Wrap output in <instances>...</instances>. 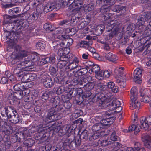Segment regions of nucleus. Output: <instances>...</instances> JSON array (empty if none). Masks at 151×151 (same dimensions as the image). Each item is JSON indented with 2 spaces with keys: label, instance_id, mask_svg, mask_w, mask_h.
<instances>
[{
  "label": "nucleus",
  "instance_id": "obj_13",
  "mask_svg": "<svg viewBox=\"0 0 151 151\" xmlns=\"http://www.w3.org/2000/svg\"><path fill=\"white\" fill-rule=\"evenodd\" d=\"M115 0H103V3L105 5L108 6L106 7L105 6H103L101 8V11L103 13H106L110 9L111 6L114 4L115 3Z\"/></svg>",
  "mask_w": 151,
  "mask_h": 151
},
{
  "label": "nucleus",
  "instance_id": "obj_26",
  "mask_svg": "<svg viewBox=\"0 0 151 151\" xmlns=\"http://www.w3.org/2000/svg\"><path fill=\"white\" fill-rule=\"evenodd\" d=\"M113 10L114 11L117 12H122V11L124 12L126 10L125 7L119 5H116L113 7Z\"/></svg>",
  "mask_w": 151,
  "mask_h": 151
},
{
  "label": "nucleus",
  "instance_id": "obj_10",
  "mask_svg": "<svg viewBox=\"0 0 151 151\" xmlns=\"http://www.w3.org/2000/svg\"><path fill=\"white\" fill-rule=\"evenodd\" d=\"M42 6V4L39 3L37 1L34 2L32 4V6L33 8H36V11L34 12L32 14V19L34 20H36L37 19L39 16V12Z\"/></svg>",
  "mask_w": 151,
  "mask_h": 151
},
{
  "label": "nucleus",
  "instance_id": "obj_15",
  "mask_svg": "<svg viewBox=\"0 0 151 151\" xmlns=\"http://www.w3.org/2000/svg\"><path fill=\"white\" fill-rule=\"evenodd\" d=\"M55 61V58L54 55H51L50 57H46L42 59L40 61L39 64L40 65H43L48 63H54Z\"/></svg>",
  "mask_w": 151,
  "mask_h": 151
},
{
  "label": "nucleus",
  "instance_id": "obj_25",
  "mask_svg": "<svg viewBox=\"0 0 151 151\" xmlns=\"http://www.w3.org/2000/svg\"><path fill=\"white\" fill-rule=\"evenodd\" d=\"M141 96H142L141 101L145 103H148L151 101V98H149L145 93L142 92V90L140 91Z\"/></svg>",
  "mask_w": 151,
  "mask_h": 151
},
{
  "label": "nucleus",
  "instance_id": "obj_16",
  "mask_svg": "<svg viewBox=\"0 0 151 151\" xmlns=\"http://www.w3.org/2000/svg\"><path fill=\"white\" fill-rule=\"evenodd\" d=\"M70 48L68 47H61L59 48L58 54L60 57L68 58L67 55L70 52Z\"/></svg>",
  "mask_w": 151,
  "mask_h": 151
},
{
  "label": "nucleus",
  "instance_id": "obj_33",
  "mask_svg": "<svg viewBox=\"0 0 151 151\" xmlns=\"http://www.w3.org/2000/svg\"><path fill=\"white\" fill-rule=\"evenodd\" d=\"M14 41L12 42L9 43V45L12 48H14V49L16 51H19L21 50V46L18 45H14V43L13 42Z\"/></svg>",
  "mask_w": 151,
  "mask_h": 151
},
{
  "label": "nucleus",
  "instance_id": "obj_47",
  "mask_svg": "<svg viewBox=\"0 0 151 151\" xmlns=\"http://www.w3.org/2000/svg\"><path fill=\"white\" fill-rule=\"evenodd\" d=\"M63 86H61L59 88H56L55 91L56 90V93L58 95H60L64 92Z\"/></svg>",
  "mask_w": 151,
  "mask_h": 151
},
{
  "label": "nucleus",
  "instance_id": "obj_31",
  "mask_svg": "<svg viewBox=\"0 0 151 151\" xmlns=\"http://www.w3.org/2000/svg\"><path fill=\"white\" fill-rule=\"evenodd\" d=\"M103 128V125L100 122H99L96 123L92 126V129L95 131H98Z\"/></svg>",
  "mask_w": 151,
  "mask_h": 151
},
{
  "label": "nucleus",
  "instance_id": "obj_55",
  "mask_svg": "<svg viewBox=\"0 0 151 151\" xmlns=\"http://www.w3.org/2000/svg\"><path fill=\"white\" fill-rule=\"evenodd\" d=\"M101 145L103 146H105L109 144V142L106 140H101L100 141Z\"/></svg>",
  "mask_w": 151,
  "mask_h": 151
},
{
  "label": "nucleus",
  "instance_id": "obj_30",
  "mask_svg": "<svg viewBox=\"0 0 151 151\" xmlns=\"http://www.w3.org/2000/svg\"><path fill=\"white\" fill-rule=\"evenodd\" d=\"M46 46L45 42L42 40H39L36 44V47L37 49L43 50Z\"/></svg>",
  "mask_w": 151,
  "mask_h": 151
},
{
  "label": "nucleus",
  "instance_id": "obj_36",
  "mask_svg": "<svg viewBox=\"0 0 151 151\" xmlns=\"http://www.w3.org/2000/svg\"><path fill=\"white\" fill-rule=\"evenodd\" d=\"M21 133L24 139L27 138L30 135L29 130L26 128H24L23 130V132H22Z\"/></svg>",
  "mask_w": 151,
  "mask_h": 151
},
{
  "label": "nucleus",
  "instance_id": "obj_21",
  "mask_svg": "<svg viewBox=\"0 0 151 151\" xmlns=\"http://www.w3.org/2000/svg\"><path fill=\"white\" fill-rule=\"evenodd\" d=\"M125 78V77L123 76L122 77L118 78L116 80L117 83L119 84L122 88H124L126 85Z\"/></svg>",
  "mask_w": 151,
  "mask_h": 151
},
{
  "label": "nucleus",
  "instance_id": "obj_14",
  "mask_svg": "<svg viewBox=\"0 0 151 151\" xmlns=\"http://www.w3.org/2000/svg\"><path fill=\"white\" fill-rule=\"evenodd\" d=\"M69 60V59L68 58L60 57L59 61L57 64V67L58 68L60 69L64 68Z\"/></svg>",
  "mask_w": 151,
  "mask_h": 151
},
{
  "label": "nucleus",
  "instance_id": "obj_18",
  "mask_svg": "<svg viewBox=\"0 0 151 151\" xmlns=\"http://www.w3.org/2000/svg\"><path fill=\"white\" fill-rule=\"evenodd\" d=\"M107 86L109 89H110L112 92L114 93H117L119 90V88L115 86L114 83L109 82L107 83Z\"/></svg>",
  "mask_w": 151,
  "mask_h": 151
},
{
  "label": "nucleus",
  "instance_id": "obj_60",
  "mask_svg": "<svg viewBox=\"0 0 151 151\" xmlns=\"http://www.w3.org/2000/svg\"><path fill=\"white\" fill-rule=\"evenodd\" d=\"M145 119L146 122L148 123V125L151 124V115L145 117Z\"/></svg>",
  "mask_w": 151,
  "mask_h": 151
},
{
  "label": "nucleus",
  "instance_id": "obj_5",
  "mask_svg": "<svg viewBox=\"0 0 151 151\" xmlns=\"http://www.w3.org/2000/svg\"><path fill=\"white\" fill-rule=\"evenodd\" d=\"M145 119V117L140 118L139 120L140 124H133L131 125L129 128V131H134V133L136 134L140 131L141 128H142L145 131L147 130L149 128V125Z\"/></svg>",
  "mask_w": 151,
  "mask_h": 151
},
{
  "label": "nucleus",
  "instance_id": "obj_29",
  "mask_svg": "<svg viewBox=\"0 0 151 151\" xmlns=\"http://www.w3.org/2000/svg\"><path fill=\"white\" fill-rule=\"evenodd\" d=\"M43 84L46 88H50L53 85V82L51 79L49 78H47L45 80L43 81Z\"/></svg>",
  "mask_w": 151,
  "mask_h": 151
},
{
  "label": "nucleus",
  "instance_id": "obj_9",
  "mask_svg": "<svg viewBox=\"0 0 151 151\" xmlns=\"http://www.w3.org/2000/svg\"><path fill=\"white\" fill-rule=\"evenodd\" d=\"M65 68L70 71L73 70L78 71L81 70V68L79 65L78 60L77 58H76L70 61Z\"/></svg>",
  "mask_w": 151,
  "mask_h": 151
},
{
  "label": "nucleus",
  "instance_id": "obj_39",
  "mask_svg": "<svg viewBox=\"0 0 151 151\" xmlns=\"http://www.w3.org/2000/svg\"><path fill=\"white\" fill-rule=\"evenodd\" d=\"M6 35V38L10 40L8 42V44L10 42H12L14 41L13 38H12L11 36V33L10 32H7L5 33Z\"/></svg>",
  "mask_w": 151,
  "mask_h": 151
},
{
  "label": "nucleus",
  "instance_id": "obj_38",
  "mask_svg": "<svg viewBox=\"0 0 151 151\" xmlns=\"http://www.w3.org/2000/svg\"><path fill=\"white\" fill-rule=\"evenodd\" d=\"M44 28L47 30L52 31L53 30L52 24L51 23H46L43 26Z\"/></svg>",
  "mask_w": 151,
  "mask_h": 151
},
{
  "label": "nucleus",
  "instance_id": "obj_19",
  "mask_svg": "<svg viewBox=\"0 0 151 151\" xmlns=\"http://www.w3.org/2000/svg\"><path fill=\"white\" fill-rule=\"evenodd\" d=\"M142 70L139 68L136 69L134 72V80L136 81L140 79L141 77Z\"/></svg>",
  "mask_w": 151,
  "mask_h": 151
},
{
  "label": "nucleus",
  "instance_id": "obj_34",
  "mask_svg": "<svg viewBox=\"0 0 151 151\" xmlns=\"http://www.w3.org/2000/svg\"><path fill=\"white\" fill-rule=\"evenodd\" d=\"M83 86L87 91H90L94 87V85L92 83H88L86 84H84Z\"/></svg>",
  "mask_w": 151,
  "mask_h": 151
},
{
  "label": "nucleus",
  "instance_id": "obj_56",
  "mask_svg": "<svg viewBox=\"0 0 151 151\" xmlns=\"http://www.w3.org/2000/svg\"><path fill=\"white\" fill-rule=\"evenodd\" d=\"M57 126L55 123L52 124V125L49 127V129L50 130H53L55 131L57 128Z\"/></svg>",
  "mask_w": 151,
  "mask_h": 151
},
{
  "label": "nucleus",
  "instance_id": "obj_50",
  "mask_svg": "<svg viewBox=\"0 0 151 151\" xmlns=\"http://www.w3.org/2000/svg\"><path fill=\"white\" fill-rule=\"evenodd\" d=\"M58 38L61 40H65L68 38V36L66 34L65 35H60L57 36Z\"/></svg>",
  "mask_w": 151,
  "mask_h": 151
},
{
  "label": "nucleus",
  "instance_id": "obj_12",
  "mask_svg": "<svg viewBox=\"0 0 151 151\" xmlns=\"http://www.w3.org/2000/svg\"><path fill=\"white\" fill-rule=\"evenodd\" d=\"M60 7L59 4H57L55 2L52 3L48 2L43 8V11L45 13H47L49 11H52L55 9H58Z\"/></svg>",
  "mask_w": 151,
  "mask_h": 151
},
{
  "label": "nucleus",
  "instance_id": "obj_43",
  "mask_svg": "<svg viewBox=\"0 0 151 151\" xmlns=\"http://www.w3.org/2000/svg\"><path fill=\"white\" fill-rule=\"evenodd\" d=\"M142 140L144 142V143L147 142V141L151 139L150 137L146 134H145L142 136Z\"/></svg>",
  "mask_w": 151,
  "mask_h": 151
},
{
  "label": "nucleus",
  "instance_id": "obj_6",
  "mask_svg": "<svg viewBox=\"0 0 151 151\" xmlns=\"http://www.w3.org/2000/svg\"><path fill=\"white\" fill-rule=\"evenodd\" d=\"M130 99V107L131 109H134L140 107V104L138 99L137 92L135 87H132L131 90Z\"/></svg>",
  "mask_w": 151,
  "mask_h": 151
},
{
  "label": "nucleus",
  "instance_id": "obj_45",
  "mask_svg": "<svg viewBox=\"0 0 151 151\" xmlns=\"http://www.w3.org/2000/svg\"><path fill=\"white\" fill-rule=\"evenodd\" d=\"M92 68L93 70V72H94L95 73L100 71V67L97 65H93Z\"/></svg>",
  "mask_w": 151,
  "mask_h": 151
},
{
  "label": "nucleus",
  "instance_id": "obj_2",
  "mask_svg": "<svg viewBox=\"0 0 151 151\" xmlns=\"http://www.w3.org/2000/svg\"><path fill=\"white\" fill-rule=\"evenodd\" d=\"M50 103L52 104V107L49 109L46 118L42 120L43 124H47L50 122L60 119L62 118V115L58 112L62 109L60 99L58 96L52 98L50 100Z\"/></svg>",
  "mask_w": 151,
  "mask_h": 151
},
{
  "label": "nucleus",
  "instance_id": "obj_17",
  "mask_svg": "<svg viewBox=\"0 0 151 151\" xmlns=\"http://www.w3.org/2000/svg\"><path fill=\"white\" fill-rule=\"evenodd\" d=\"M106 59L114 63H116L118 60V57L111 53H108L105 56Z\"/></svg>",
  "mask_w": 151,
  "mask_h": 151
},
{
  "label": "nucleus",
  "instance_id": "obj_35",
  "mask_svg": "<svg viewBox=\"0 0 151 151\" xmlns=\"http://www.w3.org/2000/svg\"><path fill=\"white\" fill-rule=\"evenodd\" d=\"M145 20L146 19H145L144 16L143 15H141L138 18V25L139 26L143 25Z\"/></svg>",
  "mask_w": 151,
  "mask_h": 151
},
{
  "label": "nucleus",
  "instance_id": "obj_20",
  "mask_svg": "<svg viewBox=\"0 0 151 151\" xmlns=\"http://www.w3.org/2000/svg\"><path fill=\"white\" fill-rule=\"evenodd\" d=\"M103 133L104 132L101 131L96 132L94 134H91L89 137V139L91 141H93L102 136Z\"/></svg>",
  "mask_w": 151,
  "mask_h": 151
},
{
  "label": "nucleus",
  "instance_id": "obj_8",
  "mask_svg": "<svg viewBox=\"0 0 151 151\" xmlns=\"http://www.w3.org/2000/svg\"><path fill=\"white\" fill-rule=\"evenodd\" d=\"M25 67H24L23 68L19 69V68L18 67V65L17 67L15 69L14 71V74L19 77V79L23 82H28L29 75L24 74L23 71H31L32 69L30 70H27L25 69Z\"/></svg>",
  "mask_w": 151,
  "mask_h": 151
},
{
  "label": "nucleus",
  "instance_id": "obj_58",
  "mask_svg": "<svg viewBox=\"0 0 151 151\" xmlns=\"http://www.w3.org/2000/svg\"><path fill=\"white\" fill-rule=\"evenodd\" d=\"M63 32V29H56L55 31L54 34H59L62 33Z\"/></svg>",
  "mask_w": 151,
  "mask_h": 151
},
{
  "label": "nucleus",
  "instance_id": "obj_49",
  "mask_svg": "<svg viewBox=\"0 0 151 151\" xmlns=\"http://www.w3.org/2000/svg\"><path fill=\"white\" fill-rule=\"evenodd\" d=\"M79 46L81 47H86L88 46V44L86 41H82L79 43Z\"/></svg>",
  "mask_w": 151,
  "mask_h": 151
},
{
  "label": "nucleus",
  "instance_id": "obj_54",
  "mask_svg": "<svg viewBox=\"0 0 151 151\" xmlns=\"http://www.w3.org/2000/svg\"><path fill=\"white\" fill-rule=\"evenodd\" d=\"M28 82L33 81L36 78V76L35 74L29 75L28 76Z\"/></svg>",
  "mask_w": 151,
  "mask_h": 151
},
{
  "label": "nucleus",
  "instance_id": "obj_64",
  "mask_svg": "<svg viewBox=\"0 0 151 151\" xmlns=\"http://www.w3.org/2000/svg\"><path fill=\"white\" fill-rule=\"evenodd\" d=\"M145 145L148 148L151 147V139L147 142L144 143Z\"/></svg>",
  "mask_w": 151,
  "mask_h": 151
},
{
  "label": "nucleus",
  "instance_id": "obj_37",
  "mask_svg": "<svg viewBox=\"0 0 151 151\" xmlns=\"http://www.w3.org/2000/svg\"><path fill=\"white\" fill-rule=\"evenodd\" d=\"M94 8V6L92 4H88L84 7V11L86 12H88L92 10Z\"/></svg>",
  "mask_w": 151,
  "mask_h": 151
},
{
  "label": "nucleus",
  "instance_id": "obj_51",
  "mask_svg": "<svg viewBox=\"0 0 151 151\" xmlns=\"http://www.w3.org/2000/svg\"><path fill=\"white\" fill-rule=\"evenodd\" d=\"M70 0H60V2L62 4V5L64 6H67L69 7V3H70Z\"/></svg>",
  "mask_w": 151,
  "mask_h": 151
},
{
  "label": "nucleus",
  "instance_id": "obj_23",
  "mask_svg": "<svg viewBox=\"0 0 151 151\" xmlns=\"http://www.w3.org/2000/svg\"><path fill=\"white\" fill-rule=\"evenodd\" d=\"M124 70V68L123 67H119L116 68L114 72L118 78L124 76L123 74V72Z\"/></svg>",
  "mask_w": 151,
  "mask_h": 151
},
{
  "label": "nucleus",
  "instance_id": "obj_22",
  "mask_svg": "<svg viewBox=\"0 0 151 151\" xmlns=\"http://www.w3.org/2000/svg\"><path fill=\"white\" fill-rule=\"evenodd\" d=\"M29 54V52L24 50L21 49L19 50L17 54L16 57L18 59L22 58L24 57L27 56Z\"/></svg>",
  "mask_w": 151,
  "mask_h": 151
},
{
  "label": "nucleus",
  "instance_id": "obj_3",
  "mask_svg": "<svg viewBox=\"0 0 151 151\" xmlns=\"http://www.w3.org/2000/svg\"><path fill=\"white\" fill-rule=\"evenodd\" d=\"M40 59L39 56L36 54H33L29 56L27 59H25L21 62L18 64V67L19 69L23 68L25 67V69L27 70H30L34 68L33 66V62H39Z\"/></svg>",
  "mask_w": 151,
  "mask_h": 151
},
{
  "label": "nucleus",
  "instance_id": "obj_4",
  "mask_svg": "<svg viewBox=\"0 0 151 151\" xmlns=\"http://www.w3.org/2000/svg\"><path fill=\"white\" fill-rule=\"evenodd\" d=\"M105 24L107 25L106 27L107 31H111V32L107 36V39H110L119 33V23L116 20L111 21L110 19H108L106 21Z\"/></svg>",
  "mask_w": 151,
  "mask_h": 151
},
{
  "label": "nucleus",
  "instance_id": "obj_7",
  "mask_svg": "<svg viewBox=\"0 0 151 151\" xmlns=\"http://www.w3.org/2000/svg\"><path fill=\"white\" fill-rule=\"evenodd\" d=\"M83 4V0H74L69 5L68 10L69 11L72 9V14L75 15L78 13L82 7Z\"/></svg>",
  "mask_w": 151,
  "mask_h": 151
},
{
  "label": "nucleus",
  "instance_id": "obj_40",
  "mask_svg": "<svg viewBox=\"0 0 151 151\" xmlns=\"http://www.w3.org/2000/svg\"><path fill=\"white\" fill-rule=\"evenodd\" d=\"M95 76L96 78L99 80H101L103 79L104 78L103 75V72L100 70L98 73H95Z\"/></svg>",
  "mask_w": 151,
  "mask_h": 151
},
{
  "label": "nucleus",
  "instance_id": "obj_41",
  "mask_svg": "<svg viewBox=\"0 0 151 151\" xmlns=\"http://www.w3.org/2000/svg\"><path fill=\"white\" fill-rule=\"evenodd\" d=\"M93 65V63L90 61H88L86 62L85 63V67L87 70H88V69H90V68H92Z\"/></svg>",
  "mask_w": 151,
  "mask_h": 151
},
{
  "label": "nucleus",
  "instance_id": "obj_53",
  "mask_svg": "<svg viewBox=\"0 0 151 151\" xmlns=\"http://www.w3.org/2000/svg\"><path fill=\"white\" fill-rule=\"evenodd\" d=\"M8 81V78L6 77H3L1 80V83L2 84L7 83Z\"/></svg>",
  "mask_w": 151,
  "mask_h": 151
},
{
  "label": "nucleus",
  "instance_id": "obj_52",
  "mask_svg": "<svg viewBox=\"0 0 151 151\" xmlns=\"http://www.w3.org/2000/svg\"><path fill=\"white\" fill-rule=\"evenodd\" d=\"M145 19H151V13L150 12H147L144 13L143 15Z\"/></svg>",
  "mask_w": 151,
  "mask_h": 151
},
{
  "label": "nucleus",
  "instance_id": "obj_1",
  "mask_svg": "<svg viewBox=\"0 0 151 151\" xmlns=\"http://www.w3.org/2000/svg\"><path fill=\"white\" fill-rule=\"evenodd\" d=\"M103 96L104 99L100 93H96L94 96L93 99L97 101L101 100V103H100V106L102 109H108V111L106 113L107 115L116 114L117 111L115 110L117 108L122 109L120 106L121 103L119 100L113 99L112 96L109 97H107L106 96Z\"/></svg>",
  "mask_w": 151,
  "mask_h": 151
},
{
  "label": "nucleus",
  "instance_id": "obj_28",
  "mask_svg": "<svg viewBox=\"0 0 151 151\" xmlns=\"http://www.w3.org/2000/svg\"><path fill=\"white\" fill-rule=\"evenodd\" d=\"M13 88L15 90L17 91H23L26 89L24 85L22 83L15 85L13 86Z\"/></svg>",
  "mask_w": 151,
  "mask_h": 151
},
{
  "label": "nucleus",
  "instance_id": "obj_61",
  "mask_svg": "<svg viewBox=\"0 0 151 151\" xmlns=\"http://www.w3.org/2000/svg\"><path fill=\"white\" fill-rule=\"evenodd\" d=\"M62 47L60 44H58V43L55 44V45H54L53 46L54 48V50L55 51L57 50H59L60 48Z\"/></svg>",
  "mask_w": 151,
  "mask_h": 151
},
{
  "label": "nucleus",
  "instance_id": "obj_63",
  "mask_svg": "<svg viewBox=\"0 0 151 151\" xmlns=\"http://www.w3.org/2000/svg\"><path fill=\"white\" fill-rule=\"evenodd\" d=\"M114 145L116 149L119 148L121 147L122 145L118 142H115L114 143Z\"/></svg>",
  "mask_w": 151,
  "mask_h": 151
},
{
  "label": "nucleus",
  "instance_id": "obj_57",
  "mask_svg": "<svg viewBox=\"0 0 151 151\" xmlns=\"http://www.w3.org/2000/svg\"><path fill=\"white\" fill-rule=\"evenodd\" d=\"M81 144V140L78 138H76L75 139V144L76 145L79 146Z\"/></svg>",
  "mask_w": 151,
  "mask_h": 151
},
{
  "label": "nucleus",
  "instance_id": "obj_44",
  "mask_svg": "<svg viewBox=\"0 0 151 151\" xmlns=\"http://www.w3.org/2000/svg\"><path fill=\"white\" fill-rule=\"evenodd\" d=\"M63 91L65 92L66 93H68V95H69L70 96H71V95L73 93V91H71V89L68 87L67 86H63Z\"/></svg>",
  "mask_w": 151,
  "mask_h": 151
},
{
  "label": "nucleus",
  "instance_id": "obj_62",
  "mask_svg": "<svg viewBox=\"0 0 151 151\" xmlns=\"http://www.w3.org/2000/svg\"><path fill=\"white\" fill-rule=\"evenodd\" d=\"M89 55L88 53H85L82 55V58L83 59H87L88 58Z\"/></svg>",
  "mask_w": 151,
  "mask_h": 151
},
{
  "label": "nucleus",
  "instance_id": "obj_27",
  "mask_svg": "<svg viewBox=\"0 0 151 151\" xmlns=\"http://www.w3.org/2000/svg\"><path fill=\"white\" fill-rule=\"evenodd\" d=\"M134 147L133 148L127 147V149L125 151H138L139 150L140 148V144L139 142H136L134 144Z\"/></svg>",
  "mask_w": 151,
  "mask_h": 151
},
{
  "label": "nucleus",
  "instance_id": "obj_11",
  "mask_svg": "<svg viewBox=\"0 0 151 151\" xmlns=\"http://www.w3.org/2000/svg\"><path fill=\"white\" fill-rule=\"evenodd\" d=\"M9 108L11 109L12 113L9 114L8 118L12 123L16 124L19 122L18 115L16 111L14 110L13 107L12 106H9Z\"/></svg>",
  "mask_w": 151,
  "mask_h": 151
},
{
  "label": "nucleus",
  "instance_id": "obj_48",
  "mask_svg": "<svg viewBox=\"0 0 151 151\" xmlns=\"http://www.w3.org/2000/svg\"><path fill=\"white\" fill-rule=\"evenodd\" d=\"M118 138V137L116 135L115 132H113L111 136L110 139L113 141H116L117 140Z\"/></svg>",
  "mask_w": 151,
  "mask_h": 151
},
{
  "label": "nucleus",
  "instance_id": "obj_42",
  "mask_svg": "<svg viewBox=\"0 0 151 151\" xmlns=\"http://www.w3.org/2000/svg\"><path fill=\"white\" fill-rule=\"evenodd\" d=\"M111 73V71L110 70H108L104 71L103 72L104 77L106 78H109Z\"/></svg>",
  "mask_w": 151,
  "mask_h": 151
},
{
  "label": "nucleus",
  "instance_id": "obj_24",
  "mask_svg": "<svg viewBox=\"0 0 151 151\" xmlns=\"http://www.w3.org/2000/svg\"><path fill=\"white\" fill-rule=\"evenodd\" d=\"M112 118H109L106 119H102L100 123L103 125L104 127L105 126H107L111 124L113 122V120Z\"/></svg>",
  "mask_w": 151,
  "mask_h": 151
},
{
  "label": "nucleus",
  "instance_id": "obj_32",
  "mask_svg": "<svg viewBox=\"0 0 151 151\" xmlns=\"http://www.w3.org/2000/svg\"><path fill=\"white\" fill-rule=\"evenodd\" d=\"M88 132L87 130H84L81 133L80 137V138L86 140L88 139Z\"/></svg>",
  "mask_w": 151,
  "mask_h": 151
},
{
  "label": "nucleus",
  "instance_id": "obj_46",
  "mask_svg": "<svg viewBox=\"0 0 151 151\" xmlns=\"http://www.w3.org/2000/svg\"><path fill=\"white\" fill-rule=\"evenodd\" d=\"M52 147V144H48L46 145L45 147H42V149L43 150H44V149L46 151H50Z\"/></svg>",
  "mask_w": 151,
  "mask_h": 151
},
{
  "label": "nucleus",
  "instance_id": "obj_59",
  "mask_svg": "<svg viewBox=\"0 0 151 151\" xmlns=\"http://www.w3.org/2000/svg\"><path fill=\"white\" fill-rule=\"evenodd\" d=\"M49 97V95L48 93L45 92L43 93L42 95V98L45 99L46 100Z\"/></svg>",
  "mask_w": 151,
  "mask_h": 151
}]
</instances>
